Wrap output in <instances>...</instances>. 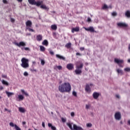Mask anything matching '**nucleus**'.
<instances>
[{"label": "nucleus", "instance_id": "nucleus-1", "mask_svg": "<svg viewBox=\"0 0 130 130\" xmlns=\"http://www.w3.org/2000/svg\"><path fill=\"white\" fill-rule=\"evenodd\" d=\"M58 90L61 93H64V92L70 93L72 90V87L70 83L65 82L59 86Z\"/></svg>", "mask_w": 130, "mask_h": 130}, {"label": "nucleus", "instance_id": "nucleus-2", "mask_svg": "<svg viewBox=\"0 0 130 130\" xmlns=\"http://www.w3.org/2000/svg\"><path fill=\"white\" fill-rule=\"evenodd\" d=\"M21 66L24 69H27V68H29V59L23 57L21 59Z\"/></svg>", "mask_w": 130, "mask_h": 130}, {"label": "nucleus", "instance_id": "nucleus-3", "mask_svg": "<svg viewBox=\"0 0 130 130\" xmlns=\"http://www.w3.org/2000/svg\"><path fill=\"white\" fill-rule=\"evenodd\" d=\"M26 29L28 30L29 32H35L34 29H32V21L31 20H27L26 23Z\"/></svg>", "mask_w": 130, "mask_h": 130}, {"label": "nucleus", "instance_id": "nucleus-4", "mask_svg": "<svg viewBox=\"0 0 130 130\" xmlns=\"http://www.w3.org/2000/svg\"><path fill=\"white\" fill-rule=\"evenodd\" d=\"M28 2L30 5H36L37 7H40L43 4V1L36 2L35 0H28Z\"/></svg>", "mask_w": 130, "mask_h": 130}, {"label": "nucleus", "instance_id": "nucleus-5", "mask_svg": "<svg viewBox=\"0 0 130 130\" xmlns=\"http://www.w3.org/2000/svg\"><path fill=\"white\" fill-rule=\"evenodd\" d=\"M114 62H115V63H117V64H118L119 68H123V66L121 64L123 63L124 61L122 59H119L118 58H115L114 59Z\"/></svg>", "mask_w": 130, "mask_h": 130}, {"label": "nucleus", "instance_id": "nucleus-6", "mask_svg": "<svg viewBox=\"0 0 130 130\" xmlns=\"http://www.w3.org/2000/svg\"><path fill=\"white\" fill-rule=\"evenodd\" d=\"M93 87V84L90 83V84H86L85 88V90L87 93L90 94L91 93V88Z\"/></svg>", "mask_w": 130, "mask_h": 130}, {"label": "nucleus", "instance_id": "nucleus-7", "mask_svg": "<svg viewBox=\"0 0 130 130\" xmlns=\"http://www.w3.org/2000/svg\"><path fill=\"white\" fill-rule=\"evenodd\" d=\"M13 44H15V45H16V46H18V47H24V46H26V43L24 42H20L18 43L15 41L13 42Z\"/></svg>", "mask_w": 130, "mask_h": 130}, {"label": "nucleus", "instance_id": "nucleus-8", "mask_svg": "<svg viewBox=\"0 0 130 130\" xmlns=\"http://www.w3.org/2000/svg\"><path fill=\"white\" fill-rule=\"evenodd\" d=\"M83 28L86 31H87L88 32H90V33H94L95 32V33L96 32V31H95L94 27H93L92 26H90L88 28L84 27Z\"/></svg>", "mask_w": 130, "mask_h": 130}, {"label": "nucleus", "instance_id": "nucleus-9", "mask_svg": "<svg viewBox=\"0 0 130 130\" xmlns=\"http://www.w3.org/2000/svg\"><path fill=\"white\" fill-rule=\"evenodd\" d=\"M117 25L118 27H119L120 28H127V26H128L127 24L124 22H119L117 23Z\"/></svg>", "mask_w": 130, "mask_h": 130}, {"label": "nucleus", "instance_id": "nucleus-10", "mask_svg": "<svg viewBox=\"0 0 130 130\" xmlns=\"http://www.w3.org/2000/svg\"><path fill=\"white\" fill-rule=\"evenodd\" d=\"M83 67H84V64L81 61H78L76 63V68H78L79 69H83Z\"/></svg>", "mask_w": 130, "mask_h": 130}, {"label": "nucleus", "instance_id": "nucleus-11", "mask_svg": "<svg viewBox=\"0 0 130 130\" xmlns=\"http://www.w3.org/2000/svg\"><path fill=\"white\" fill-rule=\"evenodd\" d=\"M115 118L116 120H120L121 119V114H120V112H116L115 114Z\"/></svg>", "mask_w": 130, "mask_h": 130}, {"label": "nucleus", "instance_id": "nucleus-12", "mask_svg": "<svg viewBox=\"0 0 130 130\" xmlns=\"http://www.w3.org/2000/svg\"><path fill=\"white\" fill-rule=\"evenodd\" d=\"M82 68H76V70L75 71V73L76 75H81L82 73H83V72L82 71Z\"/></svg>", "mask_w": 130, "mask_h": 130}, {"label": "nucleus", "instance_id": "nucleus-13", "mask_svg": "<svg viewBox=\"0 0 130 130\" xmlns=\"http://www.w3.org/2000/svg\"><path fill=\"white\" fill-rule=\"evenodd\" d=\"M67 69L69 70V71H73L74 69V64L73 63H69L67 65Z\"/></svg>", "mask_w": 130, "mask_h": 130}, {"label": "nucleus", "instance_id": "nucleus-14", "mask_svg": "<svg viewBox=\"0 0 130 130\" xmlns=\"http://www.w3.org/2000/svg\"><path fill=\"white\" fill-rule=\"evenodd\" d=\"M80 31V27L77 26L76 27H73L72 28V32L75 33V32H79Z\"/></svg>", "mask_w": 130, "mask_h": 130}, {"label": "nucleus", "instance_id": "nucleus-15", "mask_svg": "<svg viewBox=\"0 0 130 130\" xmlns=\"http://www.w3.org/2000/svg\"><path fill=\"white\" fill-rule=\"evenodd\" d=\"M56 57H57V58H59V59H61L62 60H66V57L59 54H56Z\"/></svg>", "mask_w": 130, "mask_h": 130}, {"label": "nucleus", "instance_id": "nucleus-16", "mask_svg": "<svg viewBox=\"0 0 130 130\" xmlns=\"http://www.w3.org/2000/svg\"><path fill=\"white\" fill-rule=\"evenodd\" d=\"M40 8L41 9H43L44 10H47V11L49 10V8H47V7H46V5H43V4L40 5Z\"/></svg>", "mask_w": 130, "mask_h": 130}, {"label": "nucleus", "instance_id": "nucleus-17", "mask_svg": "<svg viewBox=\"0 0 130 130\" xmlns=\"http://www.w3.org/2000/svg\"><path fill=\"white\" fill-rule=\"evenodd\" d=\"M48 126L49 127H51V129H52V130H56V127H55V126H53L52 124H51L50 123H49L48 124Z\"/></svg>", "mask_w": 130, "mask_h": 130}, {"label": "nucleus", "instance_id": "nucleus-18", "mask_svg": "<svg viewBox=\"0 0 130 130\" xmlns=\"http://www.w3.org/2000/svg\"><path fill=\"white\" fill-rule=\"evenodd\" d=\"M65 47H66V48H67L68 49H70V48H72V43L69 42L67 44H66V45H65Z\"/></svg>", "mask_w": 130, "mask_h": 130}, {"label": "nucleus", "instance_id": "nucleus-19", "mask_svg": "<svg viewBox=\"0 0 130 130\" xmlns=\"http://www.w3.org/2000/svg\"><path fill=\"white\" fill-rule=\"evenodd\" d=\"M42 35H39L38 36H37V41H41V40H42Z\"/></svg>", "mask_w": 130, "mask_h": 130}, {"label": "nucleus", "instance_id": "nucleus-20", "mask_svg": "<svg viewBox=\"0 0 130 130\" xmlns=\"http://www.w3.org/2000/svg\"><path fill=\"white\" fill-rule=\"evenodd\" d=\"M125 17H126L127 18H130V11L129 10H127L125 12Z\"/></svg>", "mask_w": 130, "mask_h": 130}, {"label": "nucleus", "instance_id": "nucleus-21", "mask_svg": "<svg viewBox=\"0 0 130 130\" xmlns=\"http://www.w3.org/2000/svg\"><path fill=\"white\" fill-rule=\"evenodd\" d=\"M56 69H58V70H59V71H60L61 70H62V67L60 66H56L55 67H54V70H56Z\"/></svg>", "mask_w": 130, "mask_h": 130}, {"label": "nucleus", "instance_id": "nucleus-22", "mask_svg": "<svg viewBox=\"0 0 130 130\" xmlns=\"http://www.w3.org/2000/svg\"><path fill=\"white\" fill-rule=\"evenodd\" d=\"M43 45H45V46H48V41L47 40H45L42 42Z\"/></svg>", "mask_w": 130, "mask_h": 130}, {"label": "nucleus", "instance_id": "nucleus-23", "mask_svg": "<svg viewBox=\"0 0 130 130\" xmlns=\"http://www.w3.org/2000/svg\"><path fill=\"white\" fill-rule=\"evenodd\" d=\"M116 72L117 73H118V74H120L121 76H122V75H123V71H122V70L120 69H117Z\"/></svg>", "mask_w": 130, "mask_h": 130}, {"label": "nucleus", "instance_id": "nucleus-24", "mask_svg": "<svg viewBox=\"0 0 130 130\" xmlns=\"http://www.w3.org/2000/svg\"><path fill=\"white\" fill-rule=\"evenodd\" d=\"M52 30H56L57 29V26L56 24H53L51 26Z\"/></svg>", "mask_w": 130, "mask_h": 130}, {"label": "nucleus", "instance_id": "nucleus-25", "mask_svg": "<svg viewBox=\"0 0 130 130\" xmlns=\"http://www.w3.org/2000/svg\"><path fill=\"white\" fill-rule=\"evenodd\" d=\"M24 96L23 95H18V101H22L24 100Z\"/></svg>", "mask_w": 130, "mask_h": 130}, {"label": "nucleus", "instance_id": "nucleus-26", "mask_svg": "<svg viewBox=\"0 0 130 130\" xmlns=\"http://www.w3.org/2000/svg\"><path fill=\"white\" fill-rule=\"evenodd\" d=\"M19 111H20V112L24 113V112H25L26 110H25V109L24 108L20 107L19 108Z\"/></svg>", "mask_w": 130, "mask_h": 130}, {"label": "nucleus", "instance_id": "nucleus-27", "mask_svg": "<svg viewBox=\"0 0 130 130\" xmlns=\"http://www.w3.org/2000/svg\"><path fill=\"white\" fill-rule=\"evenodd\" d=\"M40 51H42V52H44L45 51V47L43 46H40Z\"/></svg>", "mask_w": 130, "mask_h": 130}, {"label": "nucleus", "instance_id": "nucleus-28", "mask_svg": "<svg viewBox=\"0 0 130 130\" xmlns=\"http://www.w3.org/2000/svg\"><path fill=\"white\" fill-rule=\"evenodd\" d=\"M21 92L22 94H24L25 96H26V97L29 96V94H28V93L26 92V91H25L24 89H21Z\"/></svg>", "mask_w": 130, "mask_h": 130}, {"label": "nucleus", "instance_id": "nucleus-29", "mask_svg": "<svg viewBox=\"0 0 130 130\" xmlns=\"http://www.w3.org/2000/svg\"><path fill=\"white\" fill-rule=\"evenodd\" d=\"M93 97L94 99H97V98H98V92H94L93 94Z\"/></svg>", "mask_w": 130, "mask_h": 130}, {"label": "nucleus", "instance_id": "nucleus-30", "mask_svg": "<svg viewBox=\"0 0 130 130\" xmlns=\"http://www.w3.org/2000/svg\"><path fill=\"white\" fill-rule=\"evenodd\" d=\"M6 93L7 94L8 97H10V96H12V95H14L13 93L9 92L8 91H6Z\"/></svg>", "mask_w": 130, "mask_h": 130}, {"label": "nucleus", "instance_id": "nucleus-31", "mask_svg": "<svg viewBox=\"0 0 130 130\" xmlns=\"http://www.w3.org/2000/svg\"><path fill=\"white\" fill-rule=\"evenodd\" d=\"M21 50H24H24H26V51H30V48H29L28 47H21Z\"/></svg>", "mask_w": 130, "mask_h": 130}, {"label": "nucleus", "instance_id": "nucleus-32", "mask_svg": "<svg viewBox=\"0 0 130 130\" xmlns=\"http://www.w3.org/2000/svg\"><path fill=\"white\" fill-rule=\"evenodd\" d=\"M67 125L68 126H69L70 129L74 130V127L73 128V126H72V124H71V123H67Z\"/></svg>", "mask_w": 130, "mask_h": 130}, {"label": "nucleus", "instance_id": "nucleus-33", "mask_svg": "<svg viewBox=\"0 0 130 130\" xmlns=\"http://www.w3.org/2000/svg\"><path fill=\"white\" fill-rule=\"evenodd\" d=\"M2 84H3V85H5L6 86H9V83L6 81V80H2Z\"/></svg>", "mask_w": 130, "mask_h": 130}, {"label": "nucleus", "instance_id": "nucleus-34", "mask_svg": "<svg viewBox=\"0 0 130 130\" xmlns=\"http://www.w3.org/2000/svg\"><path fill=\"white\" fill-rule=\"evenodd\" d=\"M108 9V6L106 5V4H104V6L102 7L103 10H107Z\"/></svg>", "mask_w": 130, "mask_h": 130}, {"label": "nucleus", "instance_id": "nucleus-35", "mask_svg": "<svg viewBox=\"0 0 130 130\" xmlns=\"http://www.w3.org/2000/svg\"><path fill=\"white\" fill-rule=\"evenodd\" d=\"M15 128L16 130H21V128L19 127L17 124H15Z\"/></svg>", "mask_w": 130, "mask_h": 130}, {"label": "nucleus", "instance_id": "nucleus-36", "mask_svg": "<svg viewBox=\"0 0 130 130\" xmlns=\"http://www.w3.org/2000/svg\"><path fill=\"white\" fill-rule=\"evenodd\" d=\"M125 72H130V68H126L124 69Z\"/></svg>", "mask_w": 130, "mask_h": 130}, {"label": "nucleus", "instance_id": "nucleus-37", "mask_svg": "<svg viewBox=\"0 0 130 130\" xmlns=\"http://www.w3.org/2000/svg\"><path fill=\"white\" fill-rule=\"evenodd\" d=\"M41 62L42 66H44V64H45V61H44V60L41 59Z\"/></svg>", "mask_w": 130, "mask_h": 130}, {"label": "nucleus", "instance_id": "nucleus-38", "mask_svg": "<svg viewBox=\"0 0 130 130\" xmlns=\"http://www.w3.org/2000/svg\"><path fill=\"white\" fill-rule=\"evenodd\" d=\"M86 126L87 127H92V124L91 123H89L86 124Z\"/></svg>", "mask_w": 130, "mask_h": 130}, {"label": "nucleus", "instance_id": "nucleus-39", "mask_svg": "<svg viewBox=\"0 0 130 130\" xmlns=\"http://www.w3.org/2000/svg\"><path fill=\"white\" fill-rule=\"evenodd\" d=\"M2 78H3L4 79H7L8 78V76H7V75H5L4 74L2 75Z\"/></svg>", "mask_w": 130, "mask_h": 130}, {"label": "nucleus", "instance_id": "nucleus-40", "mask_svg": "<svg viewBox=\"0 0 130 130\" xmlns=\"http://www.w3.org/2000/svg\"><path fill=\"white\" fill-rule=\"evenodd\" d=\"M112 16H113L114 17H115V16H117V13H116V12H113L112 13Z\"/></svg>", "mask_w": 130, "mask_h": 130}, {"label": "nucleus", "instance_id": "nucleus-41", "mask_svg": "<svg viewBox=\"0 0 130 130\" xmlns=\"http://www.w3.org/2000/svg\"><path fill=\"white\" fill-rule=\"evenodd\" d=\"M90 107H91V105H86V109H89V108H90Z\"/></svg>", "mask_w": 130, "mask_h": 130}, {"label": "nucleus", "instance_id": "nucleus-42", "mask_svg": "<svg viewBox=\"0 0 130 130\" xmlns=\"http://www.w3.org/2000/svg\"><path fill=\"white\" fill-rule=\"evenodd\" d=\"M3 3L4 4H5L6 5H8V1L7 0H3Z\"/></svg>", "mask_w": 130, "mask_h": 130}, {"label": "nucleus", "instance_id": "nucleus-43", "mask_svg": "<svg viewBox=\"0 0 130 130\" xmlns=\"http://www.w3.org/2000/svg\"><path fill=\"white\" fill-rule=\"evenodd\" d=\"M49 53H50V54H51V55H54V52H53V51H52L51 50H50L49 51Z\"/></svg>", "mask_w": 130, "mask_h": 130}, {"label": "nucleus", "instance_id": "nucleus-44", "mask_svg": "<svg viewBox=\"0 0 130 130\" xmlns=\"http://www.w3.org/2000/svg\"><path fill=\"white\" fill-rule=\"evenodd\" d=\"M73 96H75V97H77V92H76V91H73Z\"/></svg>", "mask_w": 130, "mask_h": 130}, {"label": "nucleus", "instance_id": "nucleus-45", "mask_svg": "<svg viewBox=\"0 0 130 130\" xmlns=\"http://www.w3.org/2000/svg\"><path fill=\"white\" fill-rule=\"evenodd\" d=\"M10 126H12V127H14V126H15V124H14V123H13V122H10Z\"/></svg>", "mask_w": 130, "mask_h": 130}, {"label": "nucleus", "instance_id": "nucleus-46", "mask_svg": "<svg viewBox=\"0 0 130 130\" xmlns=\"http://www.w3.org/2000/svg\"><path fill=\"white\" fill-rule=\"evenodd\" d=\"M30 72H35L36 73L37 72V70L36 69H30Z\"/></svg>", "mask_w": 130, "mask_h": 130}, {"label": "nucleus", "instance_id": "nucleus-47", "mask_svg": "<svg viewBox=\"0 0 130 130\" xmlns=\"http://www.w3.org/2000/svg\"><path fill=\"white\" fill-rule=\"evenodd\" d=\"M71 116L74 117V116H75V113L74 112H71Z\"/></svg>", "mask_w": 130, "mask_h": 130}, {"label": "nucleus", "instance_id": "nucleus-48", "mask_svg": "<svg viewBox=\"0 0 130 130\" xmlns=\"http://www.w3.org/2000/svg\"><path fill=\"white\" fill-rule=\"evenodd\" d=\"M87 22H92V20L90 17L87 18Z\"/></svg>", "mask_w": 130, "mask_h": 130}, {"label": "nucleus", "instance_id": "nucleus-49", "mask_svg": "<svg viewBox=\"0 0 130 130\" xmlns=\"http://www.w3.org/2000/svg\"><path fill=\"white\" fill-rule=\"evenodd\" d=\"M24 76H25V77H27L28 76V73L27 72H24V74H23Z\"/></svg>", "mask_w": 130, "mask_h": 130}, {"label": "nucleus", "instance_id": "nucleus-50", "mask_svg": "<svg viewBox=\"0 0 130 130\" xmlns=\"http://www.w3.org/2000/svg\"><path fill=\"white\" fill-rule=\"evenodd\" d=\"M61 121H62V122H66V121H67V120H66V119L62 118H61Z\"/></svg>", "mask_w": 130, "mask_h": 130}, {"label": "nucleus", "instance_id": "nucleus-51", "mask_svg": "<svg viewBox=\"0 0 130 130\" xmlns=\"http://www.w3.org/2000/svg\"><path fill=\"white\" fill-rule=\"evenodd\" d=\"M80 50L81 51H83L85 50V48H84V47H81V48H80Z\"/></svg>", "mask_w": 130, "mask_h": 130}, {"label": "nucleus", "instance_id": "nucleus-52", "mask_svg": "<svg viewBox=\"0 0 130 130\" xmlns=\"http://www.w3.org/2000/svg\"><path fill=\"white\" fill-rule=\"evenodd\" d=\"M42 125L43 127H44V128L45 127V123H44V122H42Z\"/></svg>", "mask_w": 130, "mask_h": 130}, {"label": "nucleus", "instance_id": "nucleus-53", "mask_svg": "<svg viewBox=\"0 0 130 130\" xmlns=\"http://www.w3.org/2000/svg\"><path fill=\"white\" fill-rule=\"evenodd\" d=\"M26 36H31V33H27V34H26Z\"/></svg>", "mask_w": 130, "mask_h": 130}, {"label": "nucleus", "instance_id": "nucleus-54", "mask_svg": "<svg viewBox=\"0 0 130 130\" xmlns=\"http://www.w3.org/2000/svg\"><path fill=\"white\" fill-rule=\"evenodd\" d=\"M2 90H4V87L3 86H0V90L2 91Z\"/></svg>", "mask_w": 130, "mask_h": 130}, {"label": "nucleus", "instance_id": "nucleus-55", "mask_svg": "<svg viewBox=\"0 0 130 130\" xmlns=\"http://www.w3.org/2000/svg\"><path fill=\"white\" fill-rule=\"evenodd\" d=\"M76 55H79V56H81V55H82V54H81V53H76Z\"/></svg>", "mask_w": 130, "mask_h": 130}, {"label": "nucleus", "instance_id": "nucleus-56", "mask_svg": "<svg viewBox=\"0 0 130 130\" xmlns=\"http://www.w3.org/2000/svg\"><path fill=\"white\" fill-rule=\"evenodd\" d=\"M11 22H15V19H13V18H11Z\"/></svg>", "mask_w": 130, "mask_h": 130}, {"label": "nucleus", "instance_id": "nucleus-57", "mask_svg": "<svg viewBox=\"0 0 130 130\" xmlns=\"http://www.w3.org/2000/svg\"><path fill=\"white\" fill-rule=\"evenodd\" d=\"M116 98H118V99H119V95H118V94H116Z\"/></svg>", "mask_w": 130, "mask_h": 130}, {"label": "nucleus", "instance_id": "nucleus-58", "mask_svg": "<svg viewBox=\"0 0 130 130\" xmlns=\"http://www.w3.org/2000/svg\"><path fill=\"white\" fill-rule=\"evenodd\" d=\"M22 124H23V125H25V124H26V122L23 121L22 122Z\"/></svg>", "mask_w": 130, "mask_h": 130}, {"label": "nucleus", "instance_id": "nucleus-59", "mask_svg": "<svg viewBox=\"0 0 130 130\" xmlns=\"http://www.w3.org/2000/svg\"><path fill=\"white\" fill-rule=\"evenodd\" d=\"M18 2H19V3H22V2H23V0H17Z\"/></svg>", "mask_w": 130, "mask_h": 130}, {"label": "nucleus", "instance_id": "nucleus-60", "mask_svg": "<svg viewBox=\"0 0 130 130\" xmlns=\"http://www.w3.org/2000/svg\"><path fill=\"white\" fill-rule=\"evenodd\" d=\"M127 122H128V124H129V125H130V120H129Z\"/></svg>", "mask_w": 130, "mask_h": 130}, {"label": "nucleus", "instance_id": "nucleus-61", "mask_svg": "<svg viewBox=\"0 0 130 130\" xmlns=\"http://www.w3.org/2000/svg\"><path fill=\"white\" fill-rule=\"evenodd\" d=\"M5 111H9V110L7 108H5Z\"/></svg>", "mask_w": 130, "mask_h": 130}, {"label": "nucleus", "instance_id": "nucleus-62", "mask_svg": "<svg viewBox=\"0 0 130 130\" xmlns=\"http://www.w3.org/2000/svg\"><path fill=\"white\" fill-rule=\"evenodd\" d=\"M56 34L55 32H53V36L56 35Z\"/></svg>", "mask_w": 130, "mask_h": 130}, {"label": "nucleus", "instance_id": "nucleus-63", "mask_svg": "<svg viewBox=\"0 0 130 130\" xmlns=\"http://www.w3.org/2000/svg\"><path fill=\"white\" fill-rule=\"evenodd\" d=\"M32 63H33V64H34V63H36V61H33Z\"/></svg>", "mask_w": 130, "mask_h": 130}, {"label": "nucleus", "instance_id": "nucleus-64", "mask_svg": "<svg viewBox=\"0 0 130 130\" xmlns=\"http://www.w3.org/2000/svg\"><path fill=\"white\" fill-rule=\"evenodd\" d=\"M128 62H130V59H128Z\"/></svg>", "mask_w": 130, "mask_h": 130}]
</instances>
